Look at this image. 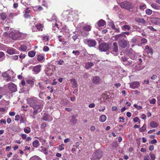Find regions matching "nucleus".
Listing matches in <instances>:
<instances>
[{"instance_id": "nucleus-56", "label": "nucleus", "mask_w": 160, "mask_h": 160, "mask_svg": "<svg viewBox=\"0 0 160 160\" xmlns=\"http://www.w3.org/2000/svg\"><path fill=\"white\" fill-rule=\"evenodd\" d=\"M26 55L24 54H21L19 56V58H20L23 59L25 57Z\"/></svg>"}, {"instance_id": "nucleus-43", "label": "nucleus", "mask_w": 160, "mask_h": 160, "mask_svg": "<svg viewBox=\"0 0 160 160\" xmlns=\"http://www.w3.org/2000/svg\"><path fill=\"white\" fill-rule=\"evenodd\" d=\"M156 102V100L154 98H153L151 100L149 101V102L150 104H154Z\"/></svg>"}, {"instance_id": "nucleus-17", "label": "nucleus", "mask_w": 160, "mask_h": 160, "mask_svg": "<svg viewBox=\"0 0 160 160\" xmlns=\"http://www.w3.org/2000/svg\"><path fill=\"white\" fill-rule=\"evenodd\" d=\"M92 27L88 25H85L82 27L83 29L86 31L89 32L91 30Z\"/></svg>"}, {"instance_id": "nucleus-37", "label": "nucleus", "mask_w": 160, "mask_h": 160, "mask_svg": "<svg viewBox=\"0 0 160 160\" xmlns=\"http://www.w3.org/2000/svg\"><path fill=\"white\" fill-rule=\"evenodd\" d=\"M109 25L112 28H115V26L113 22H109Z\"/></svg>"}, {"instance_id": "nucleus-12", "label": "nucleus", "mask_w": 160, "mask_h": 160, "mask_svg": "<svg viewBox=\"0 0 160 160\" xmlns=\"http://www.w3.org/2000/svg\"><path fill=\"white\" fill-rule=\"evenodd\" d=\"M9 89L12 92H15L17 90L16 86L12 83H10L8 85Z\"/></svg>"}, {"instance_id": "nucleus-45", "label": "nucleus", "mask_w": 160, "mask_h": 160, "mask_svg": "<svg viewBox=\"0 0 160 160\" xmlns=\"http://www.w3.org/2000/svg\"><path fill=\"white\" fill-rule=\"evenodd\" d=\"M43 50L45 52H47L49 51V48L47 46H45L43 47Z\"/></svg>"}, {"instance_id": "nucleus-50", "label": "nucleus", "mask_w": 160, "mask_h": 160, "mask_svg": "<svg viewBox=\"0 0 160 160\" xmlns=\"http://www.w3.org/2000/svg\"><path fill=\"white\" fill-rule=\"evenodd\" d=\"M20 116L18 114L15 116V120L16 121H18L19 119Z\"/></svg>"}, {"instance_id": "nucleus-39", "label": "nucleus", "mask_w": 160, "mask_h": 160, "mask_svg": "<svg viewBox=\"0 0 160 160\" xmlns=\"http://www.w3.org/2000/svg\"><path fill=\"white\" fill-rule=\"evenodd\" d=\"M2 76L4 78H7V77H9V75L6 72H4L2 73Z\"/></svg>"}, {"instance_id": "nucleus-48", "label": "nucleus", "mask_w": 160, "mask_h": 160, "mask_svg": "<svg viewBox=\"0 0 160 160\" xmlns=\"http://www.w3.org/2000/svg\"><path fill=\"white\" fill-rule=\"evenodd\" d=\"M77 121V119L74 117H72L71 119V121L73 123H75Z\"/></svg>"}, {"instance_id": "nucleus-13", "label": "nucleus", "mask_w": 160, "mask_h": 160, "mask_svg": "<svg viewBox=\"0 0 160 160\" xmlns=\"http://www.w3.org/2000/svg\"><path fill=\"white\" fill-rule=\"evenodd\" d=\"M37 101V98L35 97H32L29 98L28 99V102L30 104L31 107H32Z\"/></svg>"}, {"instance_id": "nucleus-4", "label": "nucleus", "mask_w": 160, "mask_h": 160, "mask_svg": "<svg viewBox=\"0 0 160 160\" xmlns=\"http://www.w3.org/2000/svg\"><path fill=\"white\" fill-rule=\"evenodd\" d=\"M43 26L40 23H38L32 27V31L33 32L37 31H42Z\"/></svg>"}, {"instance_id": "nucleus-24", "label": "nucleus", "mask_w": 160, "mask_h": 160, "mask_svg": "<svg viewBox=\"0 0 160 160\" xmlns=\"http://www.w3.org/2000/svg\"><path fill=\"white\" fill-rule=\"evenodd\" d=\"M27 83L30 84L31 87H33L34 84V81L32 80L28 79L26 81Z\"/></svg>"}, {"instance_id": "nucleus-57", "label": "nucleus", "mask_w": 160, "mask_h": 160, "mask_svg": "<svg viewBox=\"0 0 160 160\" xmlns=\"http://www.w3.org/2000/svg\"><path fill=\"white\" fill-rule=\"evenodd\" d=\"M133 121L135 122H140L139 119L137 117L134 118L133 119Z\"/></svg>"}, {"instance_id": "nucleus-6", "label": "nucleus", "mask_w": 160, "mask_h": 160, "mask_svg": "<svg viewBox=\"0 0 160 160\" xmlns=\"http://www.w3.org/2000/svg\"><path fill=\"white\" fill-rule=\"evenodd\" d=\"M83 42L85 44L88 45L89 47H93L96 44V41L92 40L84 39L83 40Z\"/></svg>"}, {"instance_id": "nucleus-35", "label": "nucleus", "mask_w": 160, "mask_h": 160, "mask_svg": "<svg viewBox=\"0 0 160 160\" xmlns=\"http://www.w3.org/2000/svg\"><path fill=\"white\" fill-rule=\"evenodd\" d=\"M30 160H42L38 157L37 156H34L30 159Z\"/></svg>"}, {"instance_id": "nucleus-10", "label": "nucleus", "mask_w": 160, "mask_h": 160, "mask_svg": "<svg viewBox=\"0 0 160 160\" xmlns=\"http://www.w3.org/2000/svg\"><path fill=\"white\" fill-rule=\"evenodd\" d=\"M140 84L139 82L137 81L132 82L130 84V87L132 89L138 88Z\"/></svg>"}, {"instance_id": "nucleus-33", "label": "nucleus", "mask_w": 160, "mask_h": 160, "mask_svg": "<svg viewBox=\"0 0 160 160\" xmlns=\"http://www.w3.org/2000/svg\"><path fill=\"white\" fill-rule=\"evenodd\" d=\"M136 21L138 22H142L143 23H145V20L142 18H137L136 19Z\"/></svg>"}, {"instance_id": "nucleus-32", "label": "nucleus", "mask_w": 160, "mask_h": 160, "mask_svg": "<svg viewBox=\"0 0 160 160\" xmlns=\"http://www.w3.org/2000/svg\"><path fill=\"white\" fill-rule=\"evenodd\" d=\"M146 13L148 15H151L152 12V11L149 9H146L145 10Z\"/></svg>"}, {"instance_id": "nucleus-59", "label": "nucleus", "mask_w": 160, "mask_h": 160, "mask_svg": "<svg viewBox=\"0 0 160 160\" xmlns=\"http://www.w3.org/2000/svg\"><path fill=\"white\" fill-rule=\"evenodd\" d=\"M18 56L17 55H15L13 56H12V58L13 59L15 60H17L18 58Z\"/></svg>"}, {"instance_id": "nucleus-55", "label": "nucleus", "mask_w": 160, "mask_h": 160, "mask_svg": "<svg viewBox=\"0 0 160 160\" xmlns=\"http://www.w3.org/2000/svg\"><path fill=\"white\" fill-rule=\"evenodd\" d=\"M79 52L78 51H73L72 52V53L75 54L76 55H78L79 54Z\"/></svg>"}, {"instance_id": "nucleus-18", "label": "nucleus", "mask_w": 160, "mask_h": 160, "mask_svg": "<svg viewBox=\"0 0 160 160\" xmlns=\"http://www.w3.org/2000/svg\"><path fill=\"white\" fill-rule=\"evenodd\" d=\"M71 83L73 88H76L78 86L77 81L74 79H72L70 80Z\"/></svg>"}, {"instance_id": "nucleus-2", "label": "nucleus", "mask_w": 160, "mask_h": 160, "mask_svg": "<svg viewBox=\"0 0 160 160\" xmlns=\"http://www.w3.org/2000/svg\"><path fill=\"white\" fill-rule=\"evenodd\" d=\"M102 156V152L101 151L98 150L94 152L92 156V160H99L101 158Z\"/></svg>"}, {"instance_id": "nucleus-40", "label": "nucleus", "mask_w": 160, "mask_h": 160, "mask_svg": "<svg viewBox=\"0 0 160 160\" xmlns=\"http://www.w3.org/2000/svg\"><path fill=\"white\" fill-rule=\"evenodd\" d=\"M153 51V50L152 49L150 48L147 51V52L148 54H150V55H152V53Z\"/></svg>"}, {"instance_id": "nucleus-47", "label": "nucleus", "mask_w": 160, "mask_h": 160, "mask_svg": "<svg viewBox=\"0 0 160 160\" xmlns=\"http://www.w3.org/2000/svg\"><path fill=\"white\" fill-rule=\"evenodd\" d=\"M25 120L24 117H20V122L21 123H23L25 122Z\"/></svg>"}, {"instance_id": "nucleus-62", "label": "nucleus", "mask_w": 160, "mask_h": 160, "mask_svg": "<svg viewBox=\"0 0 160 160\" xmlns=\"http://www.w3.org/2000/svg\"><path fill=\"white\" fill-rule=\"evenodd\" d=\"M4 56V53L1 52H0V58H3Z\"/></svg>"}, {"instance_id": "nucleus-63", "label": "nucleus", "mask_w": 160, "mask_h": 160, "mask_svg": "<svg viewBox=\"0 0 160 160\" xmlns=\"http://www.w3.org/2000/svg\"><path fill=\"white\" fill-rule=\"evenodd\" d=\"M46 126V124L45 123H43L41 124V128H43Z\"/></svg>"}, {"instance_id": "nucleus-11", "label": "nucleus", "mask_w": 160, "mask_h": 160, "mask_svg": "<svg viewBox=\"0 0 160 160\" xmlns=\"http://www.w3.org/2000/svg\"><path fill=\"white\" fill-rule=\"evenodd\" d=\"M150 22L154 24H160V18H151L150 19Z\"/></svg>"}, {"instance_id": "nucleus-26", "label": "nucleus", "mask_w": 160, "mask_h": 160, "mask_svg": "<svg viewBox=\"0 0 160 160\" xmlns=\"http://www.w3.org/2000/svg\"><path fill=\"white\" fill-rule=\"evenodd\" d=\"M93 65V63L90 62H88L86 63L85 65V68L86 69H88L90 68Z\"/></svg>"}, {"instance_id": "nucleus-52", "label": "nucleus", "mask_w": 160, "mask_h": 160, "mask_svg": "<svg viewBox=\"0 0 160 160\" xmlns=\"http://www.w3.org/2000/svg\"><path fill=\"white\" fill-rule=\"evenodd\" d=\"M15 112L14 111H13L10 112L9 113V115L10 116H14L15 115Z\"/></svg>"}, {"instance_id": "nucleus-31", "label": "nucleus", "mask_w": 160, "mask_h": 160, "mask_svg": "<svg viewBox=\"0 0 160 160\" xmlns=\"http://www.w3.org/2000/svg\"><path fill=\"white\" fill-rule=\"evenodd\" d=\"M39 144V141L37 140H35L33 142V145L34 147L37 148Z\"/></svg>"}, {"instance_id": "nucleus-58", "label": "nucleus", "mask_w": 160, "mask_h": 160, "mask_svg": "<svg viewBox=\"0 0 160 160\" xmlns=\"http://www.w3.org/2000/svg\"><path fill=\"white\" fill-rule=\"evenodd\" d=\"M44 93L42 92H40L39 94V97L41 98H43V94Z\"/></svg>"}, {"instance_id": "nucleus-30", "label": "nucleus", "mask_w": 160, "mask_h": 160, "mask_svg": "<svg viewBox=\"0 0 160 160\" xmlns=\"http://www.w3.org/2000/svg\"><path fill=\"white\" fill-rule=\"evenodd\" d=\"M24 132L26 133H29L31 132V128L29 127H26L24 128Z\"/></svg>"}, {"instance_id": "nucleus-20", "label": "nucleus", "mask_w": 160, "mask_h": 160, "mask_svg": "<svg viewBox=\"0 0 160 160\" xmlns=\"http://www.w3.org/2000/svg\"><path fill=\"white\" fill-rule=\"evenodd\" d=\"M33 108L38 112H40L41 111L42 107L38 105H34L32 107Z\"/></svg>"}, {"instance_id": "nucleus-60", "label": "nucleus", "mask_w": 160, "mask_h": 160, "mask_svg": "<svg viewBox=\"0 0 160 160\" xmlns=\"http://www.w3.org/2000/svg\"><path fill=\"white\" fill-rule=\"evenodd\" d=\"M43 39L45 41H48V37L47 36H44L43 37Z\"/></svg>"}, {"instance_id": "nucleus-14", "label": "nucleus", "mask_w": 160, "mask_h": 160, "mask_svg": "<svg viewBox=\"0 0 160 160\" xmlns=\"http://www.w3.org/2000/svg\"><path fill=\"white\" fill-rule=\"evenodd\" d=\"M42 119L44 121L50 122L52 120V118L50 115L45 114L43 116Z\"/></svg>"}, {"instance_id": "nucleus-44", "label": "nucleus", "mask_w": 160, "mask_h": 160, "mask_svg": "<svg viewBox=\"0 0 160 160\" xmlns=\"http://www.w3.org/2000/svg\"><path fill=\"white\" fill-rule=\"evenodd\" d=\"M121 38V35L119 34H118L117 35H116L114 36L115 40H117L119 38Z\"/></svg>"}, {"instance_id": "nucleus-61", "label": "nucleus", "mask_w": 160, "mask_h": 160, "mask_svg": "<svg viewBox=\"0 0 160 160\" xmlns=\"http://www.w3.org/2000/svg\"><path fill=\"white\" fill-rule=\"evenodd\" d=\"M64 145L63 144H62L61 145L59 146V149L61 151L64 149V148L62 147V146H64Z\"/></svg>"}, {"instance_id": "nucleus-38", "label": "nucleus", "mask_w": 160, "mask_h": 160, "mask_svg": "<svg viewBox=\"0 0 160 160\" xmlns=\"http://www.w3.org/2000/svg\"><path fill=\"white\" fill-rule=\"evenodd\" d=\"M21 49L22 51H24L26 50L27 47L24 45H22L21 46Z\"/></svg>"}, {"instance_id": "nucleus-16", "label": "nucleus", "mask_w": 160, "mask_h": 160, "mask_svg": "<svg viewBox=\"0 0 160 160\" xmlns=\"http://www.w3.org/2000/svg\"><path fill=\"white\" fill-rule=\"evenodd\" d=\"M7 52L10 55L16 53L15 50L12 48H9L7 50Z\"/></svg>"}, {"instance_id": "nucleus-27", "label": "nucleus", "mask_w": 160, "mask_h": 160, "mask_svg": "<svg viewBox=\"0 0 160 160\" xmlns=\"http://www.w3.org/2000/svg\"><path fill=\"white\" fill-rule=\"evenodd\" d=\"M44 58V54H40L38 56V60L39 61H41L43 60Z\"/></svg>"}, {"instance_id": "nucleus-49", "label": "nucleus", "mask_w": 160, "mask_h": 160, "mask_svg": "<svg viewBox=\"0 0 160 160\" xmlns=\"http://www.w3.org/2000/svg\"><path fill=\"white\" fill-rule=\"evenodd\" d=\"M95 106V105L94 103H92L90 104L89 106L88 107L90 108H94Z\"/></svg>"}, {"instance_id": "nucleus-21", "label": "nucleus", "mask_w": 160, "mask_h": 160, "mask_svg": "<svg viewBox=\"0 0 160 160\" xmlns=\"http://www.w3.org/2000/svg\"><path fill=\"white\" fill-rule=\"evenodd\" d=\"M97 24L99 26L102 27L105 25L106 22L104 20L101 19L98 22Z\"/></svg>"}, {"instance_id": "nucleus-28", "label": "nucleus", "mask_w": 160, "mask_h": 160, "mask_svg": "<svg viewBox=\"0 0 160 160\" xmlns=\"http://www.w3.org/2000/svg\"><path fill=\"white\" fill-rule=\"evenodd\" d=\"M147 126L146 124H144L143 126L139 129V131L141 132H144L146 129Z\"/></svg>"}, {"instance_id": "nucleus-34", "label": "nucleus", "mask_w": 160, "mask_h": 160, "mask_svg": "<svg viewBox=\"0 0 160 160\" xmlns=\"http://www.w3.org/2000/svg\"><path fill=\"white\" fill-rule=\"evenodd\" d=\"M101 120L102 122H104L106 119V117L105 115H103L101 116Z\"/></svg>"}, {"instance_id": "nucleus-36", "label": "nucleus", "mask_w": 160, "mask_h": 160, "mask_svg": "<svg viewBox=\"0 0 160 160\" xmlns=\"http://www.w3.org/2000/svg\"><path fill=\"white\" fill-rule=\"evenodd\" d=\"M133 107L138 110H140L142 109V106H138L136 104H134Z\"/></svg>"}, {"instance_id": "nucleus-15", "label": "nucleus", "mask_w": 160, "mask_h": 160, "mask_svg": "<svg viewBox=\"0 0 160 160\" xmlns=\"http://www.w3.org/2000/svg\"><path fill=\"white\" fill-rule=\"evenodd\" d=\"M41 66L40 65H37L33 68V71L35 74H37L39 73L41 70Z\"/></svg>"}, {"instance_id": "nucleus-46", "label": "nucleus", "mask_w": 160, "mask_h": 160, "mask_svg": "<svg viewBox=\"0 0 160 160\" xmlns=\"http://www.w3.org/2000/svg\"><path fill=\"white\" fill-rule=\"evenodd\" d=\"M146 8V5L145 4H143V5L140 7V9L142 10H143Z\"/></svg>"}, {"instance_id": "nucleus-7", "label": "nucleus", "mask_w": 160, "mask_h": 160, "mask_svg": "<svg viewBox=\"0 0 160 160\" xmlns=\"http://www.w3.org/2000/svg\"><path fill=\"white\" fill-rule=\"evenodd\" d=\"M109 48V45L106 43H102L99 46V50L102 51L107 50Z\"/></svg>"}, {"instance_id": "nucleus-54", "label": "nucleus", "mask_w": 160, "mask_h": 160, "mask_svg": "<svg viewBox=\"0 0 160 160\" xmlns=\"http://www.w3.org/2000/svg\"><path fill=\"white\" fill-rule=\"evenodd\" d=\"M52 21H54L55 20V22H57V19L56 16L54 15H52Z\"/></svg>"}, {"instance_id": "nucleus-64", "label": "nucleus", "mask_w": 160, "mask_h": 160, "mask_svg": "<svg viewBox=\"0 0 160 160\" xmlns=\"http://www.w3.org/2000/svg\"><path fill=\"white\" fill-rule=\"evenodd\" d=\"M149 159L150 158L148 156H145L144 160H149Z\"/></svg>"}, {"instance_id": "nucleus-3", "label": "nucleus", "mask_w": 160, "mask_h": 160, "mask_svg": "<svg viewBox=\"0 0 160 160\" xmlns=\"http://www.w3.org/2000/svg\"><path fill=\"white\" fill-rule=\"evenodd\" d=\"M120 6L121 7L127 9L132 8L133 7V6L130 2L126 1L121 2Z\"/></svg>"}, {"instance_id": "nucleus-5", "label": "nucleus", "mask_w": 160, "mask_h": 160, "mask_svg": "<svg viewBox=\"0 0 160 160\" xmlns=\"http://www.w3.org/2000/svg\"><path fill=\"white\" fill-rule=\"evenodd\" d=\"M118 44L120 47L123 48H125L129 45V42L124 39L120 40Z\"/></svg>"}, {"instance_id": "nucleus-51", "label": "nucleus", "mask_w": 160, "mask_h": 160, "mask_svg": "<svg viewBox=\"0 0 160 160\" xmlns=\"http://www.w3.org/2000/svg\"><path fill=\"white\" fill-rule=\"evenodd\" d=\"M148 28H149L151 30L153 31H156V29H155L153 28L152 26H149L148 27Z\"/></svg>"}, {"instance_id": "nucleus-53", "label": "nucleus", "mask_w": 160, "mask_h": 160, "mask_svg": "<svg viewBox=\"0 0 160 160\" xmlns=\"http://www.w3.org/2000/svg\"><path fill=\"white\" fill-rule=\"evenodd\" d=\"M21 136L22 138L23 139H25L27 137V135L26 134H21Z\"/></svg>"}, {"instance_id": "nucleus-9", "label": "nucleus", "mask_w": 160, "mask_h": 160, "mask_svg": "<svg viewBox=\"0 0 160 160\" xmlns=\"http://www.w3.org/2000/svg\"><path fill=\"white\" fill-rule=\"evenodd\" d=\"M113 51L112 54L114 56H117L118 54V48L117 44L116 42H114L112 46Z\"/></svg>"}, {"instance_id": "nucleus-1", "label": "nucleus", "mask_w": 160, "mask_h": 160, "mask_svg": "<svg viewBox=\"0 0 160 160\" xmlns=\"http://www.w3.org/2000/svg\"><path fill=\"white\" fill-rule=\"evenodd\" d=\"M21 36V32L15 30H13L9 34V36L13 40H17L20 38Z\"/></svg>"}, {"instance_id": "nucleus-41", "label": "nucleus", "mask_w": 160, "mask_h": 160, "mask_svg": "<svg viewBox=\"0 0 160 160\" xmlns=\"http://www.w3.org/2000/svg\"><path fill=\"white\" fill-rule=\"evenodd\" d=\"M147 39L144 38H142L141 40V44H144L147 43Z\"/></svg>"}, {"instance_id": "nucleus-25", "label": "nucleus", "mask_w": 160, "mask_h": 160, "mask_svg": "<svg viewBox=\"0 0 160 160\" xmlns=\"http://www.w3.org/2000/svg\"><path fill=\"white\" fill-rule=\"evenodd\" d=\"M35 52L33 51H29L28 53V55L29 57L31 58L35 56Z\"/></svg>"}, {"instance_id": "nucleus-42", "label": "nucleus", "mask_w": 160, "mask_h": 160, "mask_svg": "<svg viewBox=\"0 0 160 160\" xmlns=\"http://www.w3.org/2000/svg\"><path fill=\"white\" fill-rule=\"evenodd\" d=\"M122 28L123 30L125 29L129 30L130 29V27L129 26L126 25L123 26L122 27Z\"/></svg>"}, {"instance_id": "nucleus-23", "label": "nucleus", "mask_w": 160, "mask_h": 160, "mask_svg": "<svg viewBox=\"0 0 160 160\" xmlns=\"http://www.w3.org/2000/svg\"><path fill=\"white\" fill-rule=\"evenodd\" d=\"M151 6L152 8L155 9L159 10L160 9L159 6L156 3H152L151 5Z\"/></svg>"}, {"instance_id": "nucleus-19", "label": "nucleus", "mask_w": 160, "mask_h": 160, "mask_svg": "<svg viewBox=\"0 0 160 160\" xmlns=\"http://www.w3.org/2000/svg\"><path fill=\"white\" fill-rule=\"evenodd\" d=\"M30 10H28V8H27L25 11V14H24V17L27 18H29L30 17V15L29 14L30 12Z\"/></svg>"}, {"instance_id": "nucleus-8", "label": "nucleus", "mask_w": 160, "mask_h": 160, "mask_svg": "<svg viewBox=\"0 0 160 160\" xmlns=\"http://www.w3.org/2000/svg\"><path fill=\"white\" fill-rule=\"evenodd\" d=\"M92 81L93 83L97 85L101 83L102 80L99 77L96 76L92 78Z\"/></svg>"}, {"instance_id": "nucleus-29", "label": "nucleus", "mask_w": 160, "mask_h": 160, "mask_svg": "<svg viewBox=\"0 0 160 160\" xmlns=\"http://www.w3.org/2000/svg\"><path fill=\"white\" fill-rule=\"evenodd\" d=\"M0 17L2 20H5L7 17L6 13L2 12L0 14Z\"/></svg>"}, {"instance_id": "nucleus-22", "label": "nucleus", "mask_w": 160, "mask_h": 160, "mask_svg": "<svg viewBox=\"0 0 160 160\" xmlns=\"http://www.w3.org/2000/svg\"><path fill=\"white\" fill-rule=\"evenodd\" d=\"M158 125V124L155 121H152L150 124V126L152 128L157 127Z\"/></svg>"}]
</instances>
